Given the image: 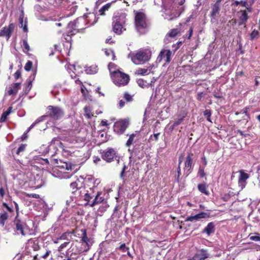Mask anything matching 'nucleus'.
<instances>
[{"instance_id":"64","label":"nucleus","mask_w":260,"mask_h":260,"mask_svg":"<svg viewBox=\"0 0 260 260\" xmlns=\"http://www.w3.org/2000/svg\"><path fill=\"white\" fill-rule=\"evenodd\" d=\"M138 85L141 87L144 86V82L143 79H139L137 81Z\"/></svg>"},{"instance_id":"12","label":"nucleus","mask_w":260,"mask_h":260,"mask_svg":"<svg viewBox=\"0 0 260 260\" xmlns=\"http://www.w3.org/2000/svg\"><path fill=\"white\" fill-rule=\"evenodd\" d=\"M14 222L15 225V229L17 234H20L21 235L25 236L26 234L25 232V229L26 227V224L18 219L17 216H16Z\"/></svg>"},{"instance_id":"51","label":"nucleus","mask_w":260,"mask_h":260,"mask_svg":"<svg viewBox=\"0 0 260 260\" xmlns=\"http://www.w3.org/2000/svg\"><path fill=\"white\" fill-rule=\"evenodd\" d=\"M26 147V144H22L18 148L16 154L19 155L20 152H23L25 150V148Z\"/></svg>"},{"instance_id":"54","label":"nucleus","mask_w":260,"mask_h":260,"mask_svg":"<svg viewBox=\"0 0 260 260\" xmlns=\"http://www.w3.org/2000/svg\"><path fill=\"white\" fill-rule=\"evenodd\" d=\"M184 117V116H183L181 117L176 119L174 122V126H178L179 124H180L181 122L183 121Z\"/></svg>"},{"instance_id":"50","label":"nucleus","mask_w":260,"mask_h":260,"mask_svg":"<svg viewBox=\"0 0 260 260\" xmlns=\"http://www.w3.org/2000/svg\"><path fill=\"white\" fill-rule=\"evenodd\" d=\"M32 66V62L31 61L28 60L24 66V69L26 71H29L31 69Z\"/></svg>"},{"instance_id":"43","label":"nucleus","mask_w":260,"mask_h":260,"mask_svg":"<svg viewBox=\"0 0 260 260\" xmlns=\"http://www.w3.org/2000/svg\"><path fill=\"white\" fill-rule=\"evenodd\" d=\"M116 249L121 250L122 252H125L128 250H129V248L128 247L126 246L125 243H123L121 244L118 247H117Z\"/></svg>"},{"instance_id":"25","label":"nucleus","mask_w":260,"mask_h":260,"mask_svg":"<svg viewBox=\"0 0 260 260\" xmlns=\"http://www.w3.org/2000/svg\"><path fill=\"white\" fill-rule=\"evenodd\" d=\"M80 180L77 179L75 181L70 184V188L72 193H75L78 190L81 188V185H79Z\"/></svg>"},{"instance_id":"42","label":"nucleus","mask_w":260,"mask_h":260,"mask_svg":"<svg viewBox=\"0 0 260 260\" xmlns=\"http://www.w3.org/2000/svg\"><path fill=\"white\" fill-rule=\"evenodd\" d=\"M182 162V159L180 157L179 159V164H178V168H177L178 176H177V178H176V180H177V181L178 182H179V181H180V176L181 175L180 165H181Z\"/></svg>"},{"instance_id":"31","label":"nucleus","mask_w":260,"mask_h":260,"mask_svg":"<svg viewBox=\"0 0 260 260\" xmlns=\"http://www.w3.org/2000/svg\"><path fill=\"white\" fill-rule=\"evenodd\" d=\"M12 108L9 107L6 111L3 113L0 118V122H4L6 120L7 116L10 114L11 112Z\"/></svg>"},{"instance_id":"20","label":"nucleus","mask_w":260,"mask_h":260,"mask_svg":"<svg viewBox=\"0 0 260 260\" xmlns=\"http://www.w3.org/2000/svg\"><path fill=\"white\" fill-rule=\"evenodd\" d=\"M21 88V83H14L11 85L7 91L8 95H16Z\"/></svg>"},{"instance_id":"19","label":"nucleus","mask_w":260,"mask_h":260,"mask_svg":"<svg viewBox=\"0 0 260 260\" xmlns=\"http://www.w3.org/2000/svg\"><path fill=\"white\" fill-rule=\"evenodd\" d=\"M238 13L240 14V15L239 16V19L240 20L239 22V25H245L249 19V16H248L247 11L240 10L238 12Z\"/></svg>"},{"instance_id":"60","label":"nucleus","mask_w":260,"mask_h":260,"mask_svg":"<svg viewBox=\"0 0 260 260\" xmlns=\"http://www.w3.org/2000/svg\"><path fill=\"white\" fill-rule=\"evenodd\" d=\"M70 243V241L64 242L63 243L61 244L59 246V249L60 250L66 247Z\"/></svg>"},{"instance_id":"22","label":"nucleus","mask_w":260,"mask_h":260,"mask_svg":"<svg viewBox=\"0 0 260 260\" xmlns=\"http://www.w3.org/2000/svg\"><path fill=\"white\" fill-rule=\"evenodd\" d=\"M69 28L70 29L63 36L67 42L71 43L72 42V37L74 36L77 32L76 30H74V28Z\"/></svg>"},{"instance_id":"34","label":"nucleus","mask_w":260,"mask_h":260,"mask_svg":"<svg viewBox=\"0 0 260 260\" xmlns=\"http://www.w3.org/2000/svg\"><path fill=\"white\" fill-rule=\"evenodd\" d=\"M180 33V30L177 28L172 29L167 34V36H169L171 38L175 37L178 34Z\"/></svg>"},{"instance_id":"40","label":"nucleus","mask_w":260,"mask_h":260,"mask_svg":"<svg viewBox=\"0 0 260 260\" xmlns=\"http://www.w3.org/2000/svg\"><path fill=\"white\" fill-rule=\"evenodd\" d=\"M81 231L83 232L81 241L88 244V243L89 242L90 240L87 236L86 231V230L83 229Z\"/></svg>"},{"instance_id":"56","label":"nucleus","mask_w":260,"mask_h":260,"mask_svg":"<svg viewBox=\"0 0 260 260\" xmlns=\"http://www.w3.org/2000/svg\"><path fill=\"white\" fill-rule=\"evenodd\" d=\"M2 206L3 207H5L8 212H9L10 213L13 212V209L12 208L10 207L6 203H3L2 204Z\"/></svg>"},{"instance_id":"23","label":"nucleus","mask_w":260,"mask_h":260,"mask_svg":"<svg viewBox=\"0 0 260 260\" xmlns=\"http://www.w3.org/2000/svg\"><path fill=\"white\" fill-rule=\"evenodd\" d=\"M215 231V224L213 222H209L204 229L203 232L206 233L208 236L214 233Z\"/></svg>"},{"instance_id":"47","label":"nucleus","mask_w":260,"mask_h":260,"mask_svg":"<svg viewBox=\"0 0 260 260\" xmlns=\"http://www.w3.org/2000/svg\"><path fill=\"white\" fill-rule=\"evenodd\" d=\"M198 174L201 178H203L206 176L205 172V168L203 167H200L198 171Z\"/></svg>"},{"instance_id":"2","label":"nucleus","mask_w":260,"mask_h":260,"mask_svg":"<svg viewBox=\"0 0 260 260\" xmlns=\"http://www.w3.org/2000/svg\"><path fill=\"white\" fill-rule=\"evenodd\" d=\"M101 192L98 191L95 193L93 189L90 188L87 191L84 196V200L86 202L85 205H89L90 207H93L95 205L102 203L104 201L103 197H100Z\"/></svg>"},{"instance_id":"26","label":"nucleus","mask_w":260,"mask_h":260,"mask_svg":"<svg viewBox=\"0 0 260 260\" xmlns=\"http://www.w3.org/2000/svg\"><path fill=\"white\" fill-rule=\"evenodd\" d=\"M220 10V6L217 4H214L212 7V10L210 13V17L212 18H215L217 14H218Z\"/></svg>"},{"instance_id":"62","label":"nucleus","mask_w":260,"mask_h":260,"mask_svg":"<svg viewBox=\"0 0 260 260\" xmlns=\"http://www.w3.org/2000/svg\"><path fill=\"white\" fill-rule=\"evenodd\" d=\"M236 133L238 134H239L240 136L243 137H246L248 135V134H245L243 133V132L240 129H238Z\"/></svg>"},{"instance_id":"13","label":"nucleus","mask_w":260,"mask_h":260,"mask_svg":"<svg viewBox=\"0 0 260 260\" xmlns=\"http://www.w3.org/2000/svg\"><path fill=\"white\" fill-rule=\"evenodd\" d=\"M209 253L207 249H201L197 251L192 259L193 260H205L209 257Z\"/></svg>"},{"instance_id":"5","label":"nucleus","mask_w":260,"mask_h":260,"mask_svg":"<svg viewBox=\"0 0 260 260\" xmlns=\"http://www.w3.org/2000/svg\"><path fill=\"white\" fill-rule=\"evenodd\" d=\"M112 29L113 31L118 35L125 31V20L124 18L121 17H115L112 22Z\"/></svg>"},{"instance_id":"49","label":"nucleus","mask_w":260,"mask_h":260,"mask_svg":"<svg viewBox=\"0 0 260 260\" xmlns=\"http://www.w3.org/2000/svg\"><path fill=\"white\" fill-rule=\"evenodd\" d=\"M259 36V32L256 30H253L250 34V39L253 40L254 39L257 38Z\"/></svg>"},{"instance_id":"41","label":"nucleus","mask_w":260,"mask_h":260,"mask_svg":"<svg viewBox=\"0 0 260 260\" xmlns=\"http://www.w3.org/2000/svg\"><path fill=\"white\" fill-rule=\"evenodd\" d=\"M204 116L206 117L207 120L212 122L211 120V111L209 109H206L204 111Z\"/></svg>"},{"instance_id":"55","label":"nucleus","mask_w":260,"mask_h":260,"mask_svg":"<svg viewBox=\"0 0 260 260\" xmlns=\"http://www.w3.org/2000/svg\"><path fill=\"white\" fill-rule=\"evenodd\" d=\"M51 253V251L48 250V249H45V252L44 254H41V256L44 258V259H46L47 257H48V256L50 255V254Z\"/></svg>"},{"instance_id":"30","label":"nucleus","mask_w":260,"mask_h":260,"mask_svg":"<svg viewBox=\"0 0 260 260\" xmlns=\"http://www.w3.org/2000/svg\"><path fill=\"white\" fill-rule=\"evenodd\" d=\"M9 216L7 212L4 211L0 213V224L4 226L6 220L8 219Z\"/></svg>"},{"instance_id":"1","label":"nucleus","mask_w":260,"mask_h":260,"mask_svg":"<svg viewBox=\"0 0 260 260\" xmlns=\"http://www.w3.org/2000/svg\"><path fill=\"white\" fill-rule=\"evenodd\" d=\"M114 66L113 63H110L108 65L110 77L113 82L119 87L127 85L130 80L129 76L121 72L119 69L113 71L112 68Z\"/></svg>"},{"instance_id":"27","label":"nucleus","mask_w":260,"mask_h":260,"mask_svg":"<svg viewBox=\"0 0 260 260\" xmlns=\"http://www.w3.org/2000/svg\"><path fill=\"white\" fill-rule=\"evenodd\" d=\"M31 87L32 81L31 80H29L27 84H24V88L23 91L21 93V95H20V98L23 96V95H26L30 90Z\"/></svg>"},{"instance_id":"11","label":"nucleus","mask_w":260,"mask_h":260,"mask_svg":"<svg viewBox=\"0 0 260 260\" xmlns=\"http://www.w3.org/2000/svg\"><path fill=\"white\" fill-rule=\"evenodd\" d=\"M85 25L86 20L82 17L77 18L73 22H70L68 23L69 27L74 28V30H76V32H79L80 30L85 29Z\"/></svg>"},{"instance_id":"6","label":"nucleus","mask_w":260,"mask_h":260,"mask_svg":"<svg viewBox=\"0 0 260 260\" xmlns=\"http://www.w3.org/2000/svg\"><path fill=\"white\" fill-rule=\"evenodd\" d=\"M47 110L46 116L53 120H58L64 115L63 111L59 107L49 106Z\"/></svg>"},{"instance_id":"33","label":"nucleus","mask_w":260,"mask_h":260,"mask_svg":"<svg viewBox=\"0 0 260 260\" xmlns=\"http://www.w3.org/2000/svg\"><path fill=\"white\" fill-rule=\"evenodd\" d=\"M23 51L24 53L27 54L28 52L30 50V47L27 43V40L26 39H24L23 40Z\"/></svg>"},{"instance_id":"38","label":"nucleus","mask_w":260,"mask_h":260,"mask_svg":"<svg viewBox=\"0 0 260 260\" xmlns=\"http://www.w3.org/2000/svg\"><path fill=\"white\" fill-rule=\"evenodd\" d=\"M123 99L124 101L127 103L131 102L133 101V96L129 94L127 92L123 93Z\"/></svg>"},{"instance_id":"36","label":"nucleus","mask_w":260,"mask_h":260,"mask_svg":"<svg viewBox=\"0 0 260 260\" xmlns=\"http://www.w3.org/2000/svg\"><path fill=\"white\" fill-rule=\"evenodd\" d=\"M19 26L21 27H23V30L24 32L27 31V27L26 22L23 24V15H22L19 18Z\"/></svg>"},{"instance_id":"46","label":"nucleus","mask_w":260,"mask_h":260,"mask_svg":"<svg viewBox=\"0 0 260 260\" xmlns=\"http://www.w3.org/2000/svg\"><path fill=\"white\" fill-rule=\"evenodd\" d=\"M81 91L85 98H87L88 96V91L83 85H82L81 87Z\"/></svg>"},{"instance_id":"14","label":"nucleus","mask_w":260,"mask_h":260,"mask_svg":"<svg viewBox=\"0 0 260 260\" xmlns=\"http://www.w3.org/2000/svg\"><path fill=\"white\" fill-rule=\"evenodd\" d=\"M14 26L13 23H10L8 27H4L0 31V37H6L7 40H9L12 35Z\"/></svg>"},{"instance_id":"35","label":"nucleus","mask_w":260,"mask_h":260,"mask_svg":"<svg viewBox=\"0 0 260 260\" xmlns=\"http://www.w3.org/2000/svg\"><path fill=\"white\" fill-rule=\"evenodd\" d=\"M84 115L87 118H91L93 115L92 114L90 109L89 107L86 106L84 108Z\"/></svg>"},{"instance_id":"32","label":"nucleus","mask_w":260,"mask_h":260,"mask_svg":"<svg viewBox=\"0 0 260 260\" xmlns=\"http://www.w3.org/2000/svg\"><path fill=\"white\" fill-rule=\"evenodd\" d=\"M111 5L110 3H108L103 6L99 11L100 15L104 16L106 15L105 12L108 11L111 7Z\"/></svg>"},{"instance_id":"48","label":"nucleus","mask_w":260,"mask_h":260,"mask_svg":"<svg viewBox=\"0 0 260 260\" xmlns=\"http://www.w3.org/2000/svg\"><path fill=\"white\" fill-rule=\"evenodd\" d=\"M62 169H64L66 170L69 171L72 170V166L70 164L67 162H63L61 166H59Z\"/></svg>"},{"instance_id":"39","label":"nucleus","mask_w":260,"mask_h":260,"mask_svg":"<svg viewBox=\"0 0 260 260\" xmlns=\"http://www.w3.org/2000/svg\"><path fill=\"white\" fill-rule=\"evenodd\" d=\"M254 235H253V234L251 233L248 235V237L252 241H260V236H259V233H255Z\"/></svg>"},{"instance_id":"16","label":"nucleus","mask_w":260,"mask_h":260,"mask_svg":"<svg viewBox=\"0 0 260 260\" xmlns=\"http://www.w3.org/2000/svg\"><path fill=\"white\" fill-rule=\"evenodd\" d=\"M210 217V213L202 212L194 216H190L186 218V221H193L194 220H199L202 218H207Z\"/></svg>"},{"instance_id":"58","label":"nucleus","mask_w":260,"mask_h":260,"mask_svg":"<svg viewBox=\"0 0 260 260\" xmlns=\"http://www.w3.org/2000/svg\"><path fill=\"white\" fill-rule=\"evenodd\" d=\"M14 76L15 79H18L21 76V72L19 70H17L14 74Z\"/></svg>"},{"instance_id":"45","label":"nucleus","mask_w":260,"mask_h":260,"mask_svg":"<svg viewBox=\"0 0 260 260\" xmlns=\"http://www.w3.org/2000/svg\"><path fill=\"white\" fill-rule=\"evenodd\" d=\"M159 135H160L159 133H155V134H154L153 135H151L149 138V141H157L158 140V136H159Z\"/></svg>"},{"instance_id":"24","label":"nucleus","mask_w":260,"mask_h":260,"mask_svg":"<svg viewBox=\"0 0 260 260\" xmlns=\"http://www.w3.org/2000/svg\"><path fill=\"white\" fill-rule=\"evenodd\" d=\"M208 185L207 183L204 182L202 183H200L198 185V189L201 193L206 195L209 196L210 193L208 190Z\"/></svg>"},{"instance_id":"59","label":"nucleus","mask_w":260,"mask_h":260,"mask_svg":"<svg viewBox=\"0 0 260 260\" xmlns=\"http://www.w3.org/2000/svg\"><path fill=\"white\" fill-rule=\"evenodd\" d=\"M204 95V93L203 92H199L198 94H197V99L199 101H201L202 100V99L203 98Z\"/></svg>"},{"instance_id":"52","label":"nucleus","mask_w":260,"mask_h":260,"mask_svg":"<svg viewBox=\"0 0 260 260\" xmlns=\"http://www.w3.org/2000/svg\"><path fill=\"white\" fill-rule=\"evenodd\" d=\"M247 2H248L247 0L241 1H240V2L236 1L234 2V4L236 6H237L239 5H241L242 7H244V6H246V5H247Z\"/></svg>"},{"instance_id":"53","label":"nucleus","mask_w":260,"mask_h":260,"mask_svg":"<svg viewBox=\"0 0 260 260\" xmlns=\"http://www.w3.org/2000/svg\"><path fill=\"white\" fill-rule=\"evenodd\" d=\"M70 233H69V232H65L60 236V237H59V239L68 240V237L70 236Z\"/></svg>"},{"instance_id":"57","label":"nucleus","mask_w":260,"mask_h":260,"mask_svg":"<svg viewBox=\"0 0 260 260\" xmlns=\"http://www.w3.org/2000/svg\"><path fill=\"white\" fill-rule=\"evenodd\" d=\"M193 33V28L191 27L188 31V35H186L187 38L188 39H190Z\"/></svg>"},{"instance_id":"9","label":"nucleus","mask_w":260,"mask_h":260,"mask_svg":"<svg viewBox=\"0 0 260 260\" xmlns=\"http://www.w3.org/2000/svg\"><path fill=\"white\" fill-rule=\"evenodd\" d=\"M172 53L170 49H162L156 58V62H164L163 66L169 64L171 61Z\"/></svg>"},{"instance_id":"15","label":"nucleus","mask_w":260,"mask_h":260,"mask_svg":"<svg viewBox=\"0 0 260 260\" xmlns=\"http://www.w3.org/2000/svg\"><path fill=\"white\" fill-rule=\"evenodd\" d=\"M240 176L238 178V185L239 186L243 189L246 185L247 180L249 177V175L245 173L243 170L239 171Z\"/></svg>"},{"instance_id":"63","label":"nucleus","mask_w":260,"mask_h":260,"mask_svg":"<svg viewBox=\"0 0 260 260\" xmlns=\"http://www.w3.org/2000/svg\"><path fill=\"white\" fill-rule=\"evenodd\" d=\"M125 102L124 100H121L119 102V108H122L125 106Z\"/></svg>"},{"instance_id":"8","label":"nucleus","mask_w":260,"mask_h":260,"mask_svg":"<svg viewBox=\"0 0 260 260\" xmlns=\"http://www.w3.org/2000/svg\"><path fill=\"white\" fill-rule=\"evenodd\" d=\"M129 125V120L126 119H120L114 123V131L118 135H121L124 133Z\"/></svg>"},{"instance_id":"37","label":"nucleus","mask_w":260,"mask_h":260,"mask_svg":"<svg viewBox=\"0 0 260 260\" xmlns=\"http://www.w3.org/2000/svg\"><path fill=\"white\" fill-rule=\"evenodd\" d=\"M136 73L138 75L142 76L148 75L149 74L148 69L143 68H138L137 70Z\"/></svg>"},{"instance_id":"17","label":"nucleus","mask_w":260,"mask_h":260,"mask_svg":"<svg viewBox=\"0 0 260 260\" xmlns=\"http://www.w3.org/2000/svg\"><path fill=\"white\" fill-rule=\"evenodd\" d=\"M143 150V146H142L141 143H136L135 144H134L133 149L132 150L131 156H138V157L139 158H140L141 157H142V155H141V156H139V155L140 154V153L142 154Z\"/></svg>"},{"instance_id":"3","label":"nucleus","mask_w":260,"mask_h":260,"mask_svg":"<svg viewBox=\"0 0 260 260\" xmlns=\"http://www.w3.org/2000/svg\"><path fill=\"white\" fill-rule=\"evenodd\" d=\"M135 25L138 31L144 34L148 27L146 14L141 12H137L135 16Z\"/></svg>"},{"instance_id":"4","label":"nucleus","mask_w":260,"mask_h":260,"mask_svg":"<svg viewBox=\"0 0 260 260\" xmlns=\"http://www.w3.org/2000/svg\"><path fill=\"white\" fill-rule=\"evenodd\" d=\"M150 53L149 51L141 49L136 53L131 54L132 61L136 64H141L148 61L150 58Z\"/></svg>"},{"instance_id":"10","label":"nucleus","mask_w":260,"mask_h":260,"mask_svg":"<svg viewBox=\"0 0 260 260\" xmlns=\"http://www.w3.org/2000/svg\"><path fill=\"white\" fill-rule=\"evenodd\" d=\"M193 154L191 152L188 153L184 162V167L183 168L184 175L185 177H187L192 172V157Z\"/></svg>"},{"instance_id":"7","label":"nucleus","mask_w":260,"mask_h":260,"mask_svg":"<svg viewBox=\"0 0 260 260\" xmlns=\"http://www.w3.org/2000/svg\"><path fill=\"white\" fill-rule=\"evenodd\" d=\"M100 153L102 158L107 162H111L117 157L116 151L112 148H108L104 150H100Z\"/></svg>"},{"instance_id":"21","label":"nucleus","mask_w":260,"mask_h":260,"mask_svg":"<svg viewBox=\"0 0 260 260\" xmlns=\"http://www.w3.org/2000/svg\"><path fill=\"white\" fill-rule=\"evenodd\" d=\"M28 248H32L34 251H38L40 249L39 240L37 239H30L27 243Z\"/></svg>"},{"instance_id":"44","label":"nucleus","mask_w":260,"mask_h":260,"mask_svg":"<svg viewBox=\"0 0 260 260\" xmlns=\"http://www.w3.org/2000/svg\"><path fill=\"white\" fill-rule=\"evenodd\" d=\"M253 3L252 2H247V5L246 6H244V7L246 8V10L247 11V13H251L253 11V8L252 7V5H253Z\"/></svg>"},{"instance_id":"28","label":"nucleus","mask_w":260,"mask_h":260,"mask_svg":"<svg viewBox=\"0 0 260 260\" xmlns=\"http://www.w3.org/2000/svg\"><path fill=\"white\" fill-rule=\"evenodd\" d=\"M98 70L99 68L96 64H92L86 69L85 72L88 74H94Z\"/></svg>"},{"instance_id":"29","label":"nucleus","mask_w":260,"mask_h":260,"mask_svg":"<svg viewBox=\"0 0 260 260\" xmlns=\"http://www.w3.org/2000/svg\"><path fill=\"white\" fill-rule=\"evenodd\" d=\"M131 161L128 164H123V166L122 167V170L120 173V177L122 179H124L125 177V174L129 172V165L130 164Z\"/></svg>"},{"instance_id":"61","label":"nucleus","mask_w":260,"mask_h":260,"mask_svg":"<svg viewBox=\"0 0 260 260\" xmlns=\"http://www.w3.org/2000/svg\"><path fill=\"white\" fill-rule=\"evenodd\" d=\"M236 23L237 20L236 19H232L228 21V24H230L232 26L235 25Z\"/></svg>"},{"instance_id":"18","label":"nucleus","mask_w":260,"mask_h":260,"mask_svg":"<svg viewBox=\"0 0 260 260\" xmlns=\"http://www.w3.org/2000/svg\"><path fill=\"white\" fill-rule=\"evenodd\" d=\"M140 138V135L137 133H133L129 135V138L127 140L125 145L126 147H129L133 144L139 143L137 141Z\"/></svg>"}]
</instances>
